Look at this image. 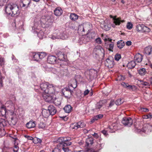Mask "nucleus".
Here are the masks:
<instances>
[{
	"label": "nucleus",
	"instance_id": "nucleus-57",
	"mask_svg": "<svg viewBox=\"0 0 152 152\" xmlns=\"http://www.w3.org/2000/svg\"><path fill=\"white\" fill-rule=\"evenodd\" d=\"M102 132L103 134L105 136H106L108 134L107 131L104 130L102 131Z\"/></svg>",
	"mask_w": 152,
	"mask_h": 152
},
{
	"label": "nucleus",
	"instance_id": "nucleus-37",
	"mask_svg": "<svg viewBox=\"0 0 152 152\" xmlns=\"http://www.w3.org/2000/svg\"><path fill=\"white\" fill-rule=\"evenodd\" d=\"M126 88L132 91H135L137 89V87L135 86H131L128 84L127 85Z\"/></svg>",
	"mask_w": 152,
	"mask_h": 152
},
{
	"label": "nucleus",
	"instance_id": "nucleus-44",
	"mask_svg": "<svg viewBox=\"0 0 152 152\" xmlns=\"http://www.w3.org/2000/svg\"><path fill=\"white\" fill-rule=\"evenodd\" d=\"M46 126V125L43 122H40L39 125V129H44Z\"/></svg>",
	"mask_w": 152,
	"mask_h": 152
},
{
	"label": "nucleus",
	"instance_id": "nucleus-51",
	"mask_svg": "<svg viewBox=\"0 0 152 152\" xmlns=\"http://www.w3.org/2000/svg\"><path fill=\"white\" fill-rule=\"evenodd\" d=\"M75 84H71L70 85V86L71 87H73L74 88H76L77 87V81L75 80Z\"/></svg>",
	"mask_w": 152,
	"mask_h": 152
},
{
	"label": "nucleus",
	"instance_id": "nucleus-12",
	"mask_svg": "<svg viewBox=\"0 0 152 152\" xmlns=\"http://www.w3.org/2000/svg\"><path fill=\"white\" fill-rule=\"evenodd\" d=\"M10 115L9 112L7 111V109L4 107V105H2L0 110V115L6 117L7 115Z\"/></svg>",
	"mask_w": 152,
	"mask_h": 152
},
{
	"label": "nucleus",
	"instance_id": "nucleus-62",
	"mask_svg": "<svg viewBox=\"0 0 152 152\" xmlns=\"http://www.w3.org/2000/svg\"><path fill=\"white\" fill-rule=\"evenodd\" d=\"M92 135L94 138H98L99 137V135L97 133H94V134H93Z\"/></svg>",
	"mask_w": 152,
	"mask_h": 152
},
{
	"label": "nucleus",
	"instance_id": "nucleus-49",
	"mask_svg": "<svg viewBox=\"0 0 152 152\" xmlns=\"http://www.w3.org/2000/svg\"><path fill=\"white\" fill-rule=\"evenodd\" d=\"M8 0H0V6L3 5L4 3H6L8 1Z\"/></svg>",
	"mask_w": 152,
	"mask_h": 152
},
{
	"label": "nucleus",
	"instance_id": "nucleus-61",
	"mask_svg": "<svg viewBox=\"0 0 152 152\" xmlns=\"http://www.w3.org/2000/svg\"><path fill=\"white\" fill-rule=\"evenodd\" d=\"M128 83H126L124 82H122L121 83V85L123 86L124 88H126V86H127V85Z\"/></svg>",
	"mask_w": 152,
	"mask_h": 152
},
{
	"label": "nucleus",
	"instance_id": "nucleus-32",
	"mask_svg": "<svg viewBox=\"0 0 152 152\" xmlns=\"http://www.w3.org/2000/svg\"><path fill=\"white\" fill-rule=\"evenodd\" d=\"M8 124V122L4 119H0V126L1 128L6 126Z\"/></svg>",
	"mask_w": 152,
	"mask_h": 152
},
{
	"label": "nucleus",
	"instance_id": "nucleus-34",
	"mask_svg": "<svg viewBox=\"0 0 152 152\" xmlns=\"http://www.w3.org/2000/svg\"><path fill=\"white\" fill-rule=\"evenodd\" d=\"M86 142L88 146L89 144L92 145L94 142V139L92 137L88 138L86 139Z\"/></svg>",
	"mask_w": 152,
	"mask_h": 152
},
{
	"label": "nucleus",
	"instance_id": "nucleus-55",
	"mask_svg": "<svg viewBox=\"0 0 152 152\" xmlns=\"http://www.w3.org/2000/svg\"><path fill=\"white\" fill-rule=\"evenodd\" d=\"M25 137L27 139H28V140H33L34 138H33L32 137L30 136H28V135H25Z\"/></svg>",
	"mask_w": 152,
	"mask_h": 152
},
{
	"label": "nucleus",
	"instance_id": "nucleus-11",
	"mask_svg": "<svg viewBox=\"0 0 152 152\" xmlns=\"http://www.w3.org/2000/svg\"><path fill=\"white\" fill-rule=\"evenodd\" d=\"M31 2V0H21L20 5L22 8H27L29 7Z\"/></svg>",
	"mask_w": 152,
	"mask_h": 152
},
{
	"label": "nucleus",
	"instance_id": "nucleus-14",
	"mask_svg": "<svg viewBox=\"0 0 152 152\" xmlns=\"http://www.w3.org/2000/svg\"><path fill=\"white\" fill-rule=\"evenodd\" d=\"M48 110L51 115H54L56 114L57 112L56 108L52 105H50L48 108Z\"/></svg>",
	"mask_w": 152,
	"mask_h": 152
},
{
	"label": "nucleus",
	"instance_id": "nucleus-17",
	"mask_svg": "<svg viewBox=\"0 0 152 152\" xmlns=\"http://www.w3.org/2000/svg\"><path fill=\"white\" fill-rule=\"evenodd\" d=\"M103 105L104 104L103 101H100L96 104L95 108L94 110L97 111L100 110H102V108L103 107Z\"/></svg>",
	"mask_w": 152,
	"mask_h": 152
},
{
	"label": "nucleus",
	"instance_id": "nucleus-47",
	"mask_svg": "<svg viewBox=\"0 0 152 152\" xmlns=\"http://www.w3.org/2000/svg\"><path fill=\"white\" fill-rule=\"evenodd\" d=\"M61 148L57 147L54 148L52 152H61Z\"/></svg>",
	"mask_w": 152,
	"mask_h": 152
},
{
	"label": "nucleus",
	"instance_id": "nucleus-63",
	"mask_svg": "<svg viewBox=\"0 0 152 152\" xmlns=\"http://www.w3.org/2000/svg\"><path fill=\"white\" fill-rule=\"evenodd\" d=\"M132 42L130 41H128L126 43V45L128 46L131 45H132Z\"/></svg>",
	"mask_w": 152,
	"mask_h": 152
},
{
	"label": "nucleus",
	"instance_id": "nucleus-18",
	"mask_svg": "<svg viewBox=\"0 0 152 152\" xmlns=\"http://www.w3.org/2000/svg\"><path fill=\"white\" fill-rule=\"evenodd\" d=\"M142 59V56L139 53L135 55L134 57V60L135 62L137 63L140 62Z\"/></svg>",
	"mask_w": 152,
	"mask_h": 152
},
{
	"label": "nucleus",
	"instance_id": "nucleus-33",
	"mask_svg": "<svg viewBox=\"0 0 152 152\" xmlns=\"http://www.w3.org/2000/svg\"><path fill=\"white\" fill-rule=\"evenodd\" d=\"M101 26L103 29L106 31H108L110 29V27L104 22L103 24H101Z\"/></svg>",
	"mask_w": 152,
	"mask_h": 152
},
{
	"label": "nucleus",
	"instance_id": "nucleus-8",
	"mask_svg": "<svg viewBox=\"0 0 152 152\" xmlns=\"http://www.w3.org/2000/svg\"><path fill=\"white\" fill-rule=\"evenodd\" d=\"M144 128L142 129H137V132H142L145 133H148L151 131L152 127L149 124H147L144 126Z\"/></svg>",
	"mask_w": 152,
	"mask_h": 152
},
{
	"label": "nucleus",
	"instance_id": "nucleus-24",
	"mask_svg": "<svg viewBox=\"0 0 152 152\" xmlns=\"http://www.w3.org/2000/svg\"><path fill=\"white\" fill-rule=\"evenodd\" d=\"M136 65L135 61H132L128 63L127 66L128 68L131 69L134 68Z\"/></svg>",
	"mask_w": 152,
	"mask_h": 152
},
{
	"label": "nucleus",
	"instance_id": "nucleus-6",
	"mask_svg": "<svg viewBox=\"0 0 152 152\" xmlns=\"http://www.w3.org/2000/svg\"><path fill=\"white\" fill-rule=\"evenodd\" d=\"M137 30L138 32H148L150 31V29L144 24H139L136 27Z\"/></svg>",
	"mask_w": 152,
	"mask_h": 152
},
{
	"label": "nucleus",
	"instance_id": "nucleus-56",
	"mask_svg": "<svg viewBox=\"0 0 152 152\" xmlns=\"http://www.w3.org/2000/svg\"><path fill=\"white\" fill-rule=\"evenodd\" d=\"M140 110L142 111H144L145 112H148L149 111V110L146 108H141L140 109Z\"/></svg>",
	"mask_w": 152,
	"mask_h": 152
},
{
	"label": "nucleus",
	"instance_id": "nucleus-54",
	"mask_svg": "<svg viewBox=\"0 0 152 152\" xmlns=\"http://www.w3.org/2000/svg\"><path fill=\"white\" fill-rule=\"evenodd\" d=\"M97 50H98L96 48H95L94 49L93 52V54L94 56V55H98V53H97Z\"/></svg>",
	"mask_w": 152,
	"mask_h": 152
},
{
	"label": "nucleus",
	"instance_id": "nucleus-52",
	"mask_svg": "<svg viewBox=\"0 0 152 152\" xmlns=\"http://www.w3.org/2000/svg\"><path fill=\"white\" fill-rule=\"evenodd\" d=\"M4 60L3 58H0V65L2 66L4 65Z\"/></svg>",
	"mask_w": 152,
	"mask_h": 152
},
{
	"label": "nucleus",
	"instance_id": "nucleus-2",
	"mask_svg": "<svg viewBox=\"0 0 152 152\" xmlns=\"http://www.w3.org/2000/svg\"><path fill=\"white\" fill-rule=\"evenodd\" d=\"M5 11L8 15L11 16L19 14L20 12L18 6L12 3L7 4L5 6Z\"/></svg>",
	"mask_w": 152,
	"mask_h": 152
},
{
	"label": "nucleus",
	"instance_id": "nucleus-46",
	"mask_svg": "<svg viewBox=\"0 0 152 152\" xmlns=\"http://www.w3.org/2000/svg\"><path fill=\"white\" fill-rule=\"evenodd\" d=\"M95 42L98 44H101L102 41L100 38L98 37L95 39Z\"/></svg>",
	"mask_w": 152,
	"mask_h": 152
},
{
	"label": "nucleus",
	"instance_id": "nucleus-21",
	"mask_svg": "<svg viewBox=\"0 0 152 152\" xmlns=\"http://www.w3.org/2000/svg\"><path fill=\"white\" fill-rule=\"evenodd\" d=\"M96 35V34L94 31H89L87 34V37L89 39H92L94 38Z\"/></svg>",
	"mask_w": 152,
	"mask_h": 152
},
{
	"label": "nucleus",
	"instance_id": "nucleus-60",
	"mask_svg": "<svg viewBox=\"0 0 152 152\" xmlns=\"http://www.w3.org/2000/svg\"><path fill=\"white\" fill-rule=\"evenodd\" d=\"M12 61L14 62H16L17 61V60L16 58L13 55L12 56Z\"/></svg>",
	"mask_w": 152,
	"mask_h": 152
},
{
	"label": "nucleus",
	"instance_id": "nucleus-42",
	"mask_svg": "<svg viewBox=\"0 0 152 152\" xmlns=\"http://www.w3.org/2000/svg\"><path fill=\"white\" fill-rule=\"evenodd\" d=\"M123 102V100L122 99H119L117 100L115 102L116 105H119Z\"/></svg>",
	"mask_w": 152,
	"mask_h": 152
},
{
	"label": "nucleus",
	"instance_id": "nucleus-10",
	"mask_svg": "<svg viewBox=\"0 0 152 152\" xmlns=\"http://www.w3.org/2000/svg\"><path fill=\"white\" fill-rule=\"evenodd\" d=\"M122 123L125 126H130L133 124V121L131 118L125 117L123 118Z\"/></svg>",
	"mask_w": 152,
	"mask_h": 152
},
{
	"label": "nucleus",
	"instance_id": "nucleus-41",
	"mask_svg": "<svg viewBox=\"0 0 152 152\" xmlns=\"http://www.w3.org/2000/svg\"><path fill=\"white\" fill-rule=\"evenodd\" d=\"M140 82L141 84L144 85L146 88H147L148 87L150 86V84L148 82H145L142 80H140Z\"/></svg>",
	"mask_w": 152,
	"mask_h": 152
},
{
	"label": "nucleus",
	"instance_id": "nucleus-15",
	"mask_svg": "<svg viewBox=\"0 0 152 152\" xmlns=\"http://www.w3.org/2000/svg\"><path fill=\"white\" fill-rule=\"evenodd\" d=\"M56 58L55 56L51 55L48 56L47 61L49 64H54L56 62Z\"/></svg>",
	"mask_w": 152,
	"mask_h": 152
},
{
	"label": "nucleus",
	"instance_id": "nucleus-23",
	"mask_svg": "<svg viewBox=\"0 0 152 152\" xmlns=\"http://www.w3.org/2000/svg\"><path fill=\"white\" fill-rule=\"evenodd\" d=\"M113 61L111 60L109 58H107L105 64L106 66L108 68H112L113 66Z\"/></svg>",
	"mask_w": 152,
	"mask_h": 152
},
{
	"label": "nucleus",
	"instance_id": "nucleus-27",
	"mask_svg": "<svg viewBox=\"0 0 152 152\" xmlns=\"http://www.w3.org/2000/svg\"><path fill=\"white\" fill-rule=\"evenodd\" d=\"M42 114L43 116L45 118L48 117L50 115L48 110L44 109L42 111Z\"/></svg>",
	"mask_w": 152,
	"mask_h": 152
},
{
	"label": "nucleus",
	"instance_id": "nucleus-3",
	"mask_svg": "<svg viewBox=\"0 0 152 152\" xmlns=\"http://www.w3.org/2000/svg\"><path fill=\"white\" fill-rule=\"evenodd\" d=\"M71 139L70 137H60L57 140V142L58 144L57 145V147L61 148V147L66 145V146H69L72 144V142L70 141Z\"/></svg>",
	"mask_w": 152,
	"mask_h": 152
},
{
	"label": "nucleus",
	"instance_id": "nucleus-35",
	"mask_svg": "<svg viewBox=\"0 0 152 152\" xmlns=\"http://www.w3.org/2000/svg\"><path fill=\"white\" fill-rule=\"evenodd\" d=\"M33 58L34 61H40L38 53H33Z\"/></svg>",
	"mask_w": 152,
	"mask_h": 152
},
{
	"label": "nucleus",
	"instance_id": "nucleus-50",
	"mask_svg": "<svg viewBox=\"0 0 152 152\" xmlns=\"http://www.w3.org/2000/svg\"><path fill=\"white\" fill-rule=\"evenodd\" d=\"M110 50L111 51L113 48L114 47V43L113 42H111V43L109 44Z\"/></svg>",
	"mask_w": 152,
	"mask_h": 152
},
{
	"label": "nucleus",
	"instance_id": "nucleus-22",
	"mask_svg": "<svg viewBox=\"0 0 152 152\" xmlns=\"http://www.w3.org/2000/svg\"><path fill=\"white\" fill-rule=\"evenodd\" d=\"M54 12L55 15L59 16L62 14L63 11L61 8L58 7L55 9L54 11Z\"/></svg>",
	"mask_w": 152,
	"mask_h": 152
},
{
	"label": "nucleus",
	"instance_id": "nucleus-64",
	"mask_svg": "<svg viewBox=\"0 0 152 152\" xmlns=\"http://www.w3.org/2000/svg\"><path fill=\"white\" fill-rule=\"evenodd\" d=\"M114 103L115 102H114L113 101L111 100L109 106L110 107H111L114 105Z\"/></svg>",
	"mask_w": 152,
	"mask_h": 152
},
{
	"label": "nucleus",
	"instance_id": "nucleus-9",
	"mask_svg": "<svg viewBox=\"0 0 152 152\" xmlns=\"http://www.w3.org/2000/svg\"><path fill=\"white\" fill-rule=\"evenodd\" d=\"M110 18L113 19L114 23L112 24V26L113 28L115 27L116 25H119L121 23L124 22V20H121L120 18H116V16L113 17L112 15H110Z\"/></svg>",
	"mask_w": 152,
	"mask_h": 152
},
{
	"label": "nucleus",
	"instance_id": "nucleus-5",
	"mask_svg": "<svg viewBox=\"0 0 152 152\" xmlns=\"http://www.w3.org/2000/svg\"><path fill=\"white\" fill-rule=\"evenodd\" d=\"M61 33L60 32H58L57 33H54L51 37V39H65L67 38V36L64 32L61 34Z\"/></svg>",
	"mask_w": 152,
	"mask_h": 152
},
{
	"label": "nucleus",
	"instance_id": "nucleus-59",
	"mask_svg": "<svg viewBox=\"0 0 152 152\" xmlns=\"http://www.w3.org/2000/svg\"><path fill=\"white\" fill-rule=\"evenodd\" d=\"M11 121L12 124L13 125H15L16 124V122L14 120V118L12 117L11 118Z\"/></svg>",
	"mask_w": 152,
	"mask_h": 152
},
{
	"label": "nucleus",
	"instance_id": "nucleus-4",
	"mask_svg": "<svg viewBox=\"0 0 152 152\" xmlns=\"http://www.w3.org/2000/svg\"><path fill=\"white\" fill-rule=\"evenodd\" d=\"M4 107L9 112L10 115H12L14 114L15 106L14 103L12 101L9 100L7 101Z\"/></svg>",
	"mask_w": 152,
	"mask_h": 152
},
{
	"label": "nucleus",
	"instance_id": "nucleus-28",
	"mask_svg": "<svg viewBox=\"0 0 152 152\" xmlns=\"http://www.w3.org/2000/svg\"><path fill=\"white\" fill-rule=\"evenodd\" d=\"M72 109V107L69 104H68L64 107V110L66 113H69L71 112Z\"/></svg>",
	"mask_w": 152,
	"mask_h": 152
},
{
	"label": "nucleus",
	"instance_id": "nucleus-25",
	"mask_svg": "<svg viewBox=\"0 0 152 152\" xmlns=\"http://www.w3.org/2000/svg\"><path fill=\"white\" fill-rule=\"evenodd\" d=\"M26 126L28 128L31 129L34 127L36 124L35 121H30L26 124Z\"/></svg>",
	"mask_w": 152,
	"mask_h": 152
},
{
	"label": "nucleus",
	"instance_id": "nucleus-45",
	"mask_svg": "<svg viewBox=\"0 0 152 152\" xmlns=\"http://www.w3.org/2000/svg\"><path fill=\"white\" fill-rule=\"evenodd\" d=\"M126 27L128 29L130 30L133 27V25L131 23L128 22L127 23Z\"/></svg>",
	"mask_w": 152,
	"mask_h": 152
},
{
	"label": "nucleus",
	"instance_id": "nucleus-26",
	"mask_svg": "<svg viewBox=\"0 0 152 152\" xmlns=\"http://www.w3.org/2000/svg\"><path fill=\"white\" fill-rule=\"evenodd\" d=\"M103 116V115L102 114H99L97 115L93 118L92 119L91 121V122L93 123L95 121H96L102 118Z\"/></svg>",
	"mask_w": 152,
	"mask_h": 152
},
{
	"label": "nucleus",
	"instance_id": "nucleus-13",
	"mask_svg": "<svg viewBox=\"0 0 152 152\" xmlns=\"http://www.w3.org/2000/svg\"><path fill=\"white\" fill-rule=\"evenodd\" d=\"M63 93V95L66 97H70L73 93V91H71L69 88H66Z\"/></svg>",
	"mask_w": 152,
	"mask_h": 152
},
{
	"label": "nucleus",
	"instance_id": "nucleus-58",
	"mask_svg": "<svg viewBox=\"0 0 152 152\" xmlns=\"http://www.w3.org/2000/svg\"><path fill=\"white\" fill-rule=\"evenodd\" d=\"M90 91L88 89L86 90L84 92V96L87 95L89 92Z\"/></svg>",
	"mask_w": 152,
	"mask_h": 152
},
{
	"label": "nucleus",
	"instance_id": "nucleus-1",
	"mask_svg": "<svg viewBox=\"0 0 152 152\" xmlns=\"http://www.w3.org/2000/svg\"><path fill=\"white\" fill-rule=\"evenodd\" d=\"M40 88L43 91L42 96L45 100L48 102L52 101L57 106L61 104V102L54 96L51 94L55 93V87L53 84L47 82H44L40 84Z\"/></svg>",
	"mask_w": 152,
	"mask_h": 152
},
{
	"label": "nucleus",
	"instance_id": "nucleus-39",
	"mask_svg": "<svg viewBox=\"0 0 152 152\" xmlns=\"http://www.w3.org/2000/svg\"><path fill=\"white\" fill-rule=\"evenodd\" d=\"M39 55L40 61L41 60L45 58L46 56V53L43 52H39Z\"/></svg>",
	"mask_w": 152,
	"mask_h": 152
},
{
	"label": "nucleus",
	"instance_id": "nucleus-43",
	"mask_svg": "<svg viewBox=\"0 0 152 152\" xmlns=\"http://www.w3.org/2000/svg\"><path fill=\"white\" fill-rule=\"evenodd\" d=\"M44 33L42 31H40L37 34V36L39 39H42L44 36Z\"/></svg>",
	"mask_w": 152,
	"mask_h": 152
},
{
	"label": "nucleus",
	"instance_id": "nucleus-29",
	"mask_svg": "<svg viewBox=\"0 0 152 152\" xmlns=\"http://www.w3.org/2000/svg\"><path fill=\"white\" fill-rule=\"evenodd\" d=\"M139 75L141 76H143L147 73L146 69L145 68H142L138 70Z\"/></svg>",
	"mask_w": 152,
	"mask_h": 152
},
{
	"label": "nucleus",
	"instance_id": "nucleus-38",
	"mask_svg": "<svg viewBox=\"0 0 152 152\" xmlns=\"http://www.w3.org/2000/svg\"><path fill=\"white\" fill-rule=\"evenodd\" d=\"M66 145H64L61 147V149H62L64 152H70V151L69 149V148L67 147Z\"/></svg>",
	"mask_w": 152,
	"mask_h": 152
},
{
	"label": "nucleus",
	"instance_id": "nucleus-7",
	"mask_svg": "<svg viewBox=\"0 0 152 152\" xmlns=\"http://www.w3.org/2000/svg\"><path fill=\"white\" fill-rule=\"evenodd\" d=\"M86 124L83 122L79 121L71 124L70 127L72 129H77L79 128H82L85 127Z\"/></svg>",
	"mask_w": 152,
	"mask_h": 152
},
{
	"label": "nucleus",
	"instance_id": "nucleus-19",
	"mask_svg": "<svg viewBox=\"0 0 152 152\" xmlns=\"http://www.w3.org/2000/svg\"><path fill=\"white\" fill-rule=\"evenodd\" d=\"M89 23L83 24V25H80L79 26L78 30L84 32L85 30L87 29V27H88Z\"/></svg>",
	"mask_w": 152,
	"mask_h": 152
},
{
	"label": "nucleus",
	"instance_id": "nucleus-48",
	"mask_svg": "<svg viewBox=\"0 0 152 152\" xmlns=\"http://www.w3.org/2000/svg\"><path fill=\"white\" fill-rule=\"evenodd\" d=\"M121 56L120 54H116L115 56V60L118 61L121 58Z\"/></svg>",
	"mask_w": 152,
	"mask_h": 152
},
{
	"label": "nucleus",
	"instance_id": "nucleus-16",
	"mask_svg": "<svg viewBox=\"0 0 152 152\" xmlns=\"http://www.w3.org/2000/svg\"><path fill=\"white\" fill-rule=\"evenodd\" d=\"M143 53L146 55H149L152 54V47L151 46H149L145 48L143 51Z\"/></svg>",
	"mask_w": 152,
	"mask_h": 152
},
{
	"label": "nucleus",
	"instance_id": "nucleus-40",
	"mask_svg": "<svg viewBox=\"0 0 152 152\" xmlns=\"http://www.w3.org/2000/svg\"><path fill=\"white\" fill-rule=\"evenodd\" d=\"M41 142L42 140L36 137L34 138L33 142L35 144H37L38 143H41Z\"/></svg>",
	"mask_w": 152,
	"mask_h": 152
},
{
	"label": "nucleus",
	"instance_id": "nucleus-30",
	"mask_svg": "<svg viewBox=\"0 0 152 152\" xmlns=\"http://www.w3.org/2000/svg\"><path fill=\"white\" fill-rule=\"evenodd\" d=\"M78 18V16L74 13H71L70 16V19L72 21H75Z\"/></svg>",
	"mask_w": 152,
	"mask_h": 152
},
{
	"label": "nucleus",
	"instance_id": "nucleus-53",
	"mask_svg": "<svg viewBox=\"0 0 152 152\" xmlns=\"http://www.w3.org/2000/svg\"><path fill=\"white\" fill-rule=\"evenodd\" d=\"M124 79V78L122 75L118 76V77L117 80H123Z\"/></svg>",
	"mask_w": 152,
	"mask_h": 152
},
{
	"label": "nucleus",
	"instance_id": "nucleus-31",
	"mask_svg": "<svg viewBox=\"0 0 152 152\" xmlns=\"http://www.w3.org/2000/svg\"><path fill=\"white\" fill-rule=\"evenodd\" d=\"M117 47L119 49L122 48L125 45L124 42L122 40H120L117 43Z\"/></svg>",
	"mask_w": 152,
	"mask_h": 152
},
{
	"label": "nucleus",
	"instance_id": "nucleus-36",
	"mask_svg": "<svg viewBox=\"0 0 152 152\" xmlns=\"http://www.w3.org/2000/svg\"><path fill=\"white\" fill-rule=\"evenodd\" d=\"M89 72L90 76L94 77L96 75L97 71L95 69H91L89 71Z\"/></svg>",
	"mask_w": 152,
	"mask_h": 152
},
{
	"label": "nucleus",
	"instance_id": "nucleus-20",
	"mask_svg": "<svg viewBox=\"0 0 152 152\" xmlns=\"http://www.w3.org/2000/svg\"><path fill=\"white\" fill-rule=\"evenodd\" d=\"M14 146L13 148L12 149L13 151L14 152H17L18 149L19 147L18 145L19 144V140L17 138H15L14 139Z\"/></svg>",
	"mask_w": 152,
	"mask_h": 152
}]
</instances>
